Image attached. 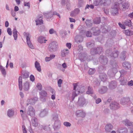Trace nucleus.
<instances>
[{
	"label": "nucleus",
	"mask_w": 133,
	"mask_h": 133,
	"mask_svg": "<svg viewBox=\"0 0 133 133\" xmlns=\"http://www.w3.org/2000/svg\"><path fill=\"white\" fill-rule=\"evenodd\" d=\"M117 2H115L114 6H112L111 12L112 14L114 16L118 14V8L119 5L124 2V0H117Z\"/></svg>",
	"instance_id": "nucleus-1"
},
{
	"label": "nucleus",
	"mask_w": 133,
	"mask_h": 133,
	"mask_svg": "<svg viewBox=\"0 0 133 133\" xmlns=\"http://www.w3.org/2000/svg\"><path fill=\"white\" fill-rule=\"evenodd\" d=\"M58 43L55 41H53L50 43L48 46V50L51 52H55L57 49Z\"/></svg>",
	"instance_id": "nucleus-2"
},
{
	"label": "nucleus",
	"mask_w": 133,
	"mask_h": 133,
	"mask_svg": "<svg viewBox=\"0 0 133 133\" xmlns=\"http://www.w3.org/2000/svg\"><path fill=\"white\" fill-rule=\"evenodd\" d=\"M105 53L106 55H108L113 59L117 57L119 54V52L117 51H114L112 52V50L111 49L107 50L105 51Z\"/></svg>",
	"instance_id": "nucleus-3"
},
{
	"label": "nucleus",
	"mask_w": 133,
	"mask_h": 133,
	"mask_svg": "<svg viewBox=\"0 0 133 133\" xmlns=\"http://www.w3.org/2000/svg\"><path fill=\"white\" fill-rule=\"evenodd\" d=\"M103 51V48L101 46L91 49L90 53L92 55H95L96 54H100Z\"/></svg>",
	"instance_id": "nucleus-4"
},
{
	"label": "nucleus",
	"mask_w": 133,
	"mask_h": 133,
	"mask_svg": "<svg viewBox=\"0 0 133 133\" xmlns=\"http://www.w3.org/2000/svg\"><path fill=\"white\" fill-rule=\"evenodd\" d=\"M27 114L31 117H34L35 115V110L32 106L29 107L27 111Z\"/></svg>",
	"instance_id": "nucleus-5"
},
{
	"label": "nucleus",
	"mask_w": 133,
	"mask_h": 133,
	"mask_svg": "<svg viewBox=\"0 0 133 133\" xmlns=\"http://www.w3.org/2000/svg\"><path fill=\"white\" fill-rule=\"evenodd\" d=\"M26 42L28 45L29 47L32 49L34 48V46H33L30 40V38L31 37L30 35L28 33H26Z\"/></svg>",
	"instance_id": "nucleus-6"
},
{
	"label": "nucleus",
	"mask_w": 133,
	"mask_h": 133,
	"mask_svg": "<svg viewBox=\"0 0 133 133\" xmlns=\"http://www.w3.org/2000/svg\"><path fill=\"white\" fill-rule=\"evenodd\" d=\"M74 86V90L72 94V100H73L75 97L77 95V94L80 93V91L79 90H76V88L77 86V84L76 83H74L73 84Z\"/></svg>",
	"instance_id": "nucleus-7"
},
{
	"label": "nucleus",
	"mask_w": 133,
	"mask_h": 133,
	"mask_svg": "<svg viewBox=\"0 0 133 133\" xmlns=\"http://www.w3.org/2000/svg\"><path fill=\"white\" fill-rule=\"evenodd\" d=\"M118 67L117 64L115 63L112 65L113 67L111 69L109 70L108 73L109 74L111 72L112 74L114 75L115 73H116L117 72V68Z\"/></svg>",
	"instance_id": "nucleus-8"
},
{
	"label": "nucleus",
	"mask_w": 133,
	"mask_h": 133,
	"mask_svg": "<svg viewBox=\"0 0 133 133\" xmlns=\"http://www.w3.org/2000/svg\"><path fill=\"white\" fill-rule=\"evenodd\" d=\"M99 61L102 64L105 65L108 63V59L105 56H101L99 57Z\"/></svg>",
	"instance_id": "nucleus-9"
},
{
	"label": "nucleus",
	"mask_w": 133,
	"mask_h": 133,
	"mask_svg": "<svg viewBox=\"0 0 133 133\" xmlns=\"http://www.w3.org/2000/svg\"><path fill=\"white\" fill-rule=\"evenodd\" d=\"M123 124L127 126L130 127V130L133 129V122L128 119H126L123 121Z\"/></svg>",
	"instance_id": "nucleus-10"
},
{
	"label": "nucleus",
	"mask_w": 133,
	"mask_h": 133,
	"mask_svg": "<svg viewBox=\"0 0 133 133\" xmlns=\"http://www.w3.org/2000/svg\"><path fill=\"white\" fill-rule=\"evenodd\" d=\"M86 103V101L83 96H81L78 98V103L79 106H83Z\"/></svg>",
	"instance_id": "nucleus-11"
},
{
	"label": "nucleus",
	"mask_w": 133,
	"mask_h": 133,
	"mask_svg": "<svg viewBox=\"0 0 133 133\" xmlns=\"http://www.w3.org/2000/svg\"><path fill=\"white\" fill-rule=\"evenodd\" d=\"M39 94L40 95V98H41V100L42 101H45V99L44 97H46L47 96L46 92L44 90H42L39 92Z\"/></svg>",
	"instance_id": "nucleus-12"
},
{
	"label": "nucleus",
	"mask_w": 133,
	"mask_h": 133,
	"mask_svg": "<svg viewBox=\"0 0 133 133\" xmlns=\"http://www.w3.org/2000/svg\"><path fill=\"white\" fill-rule=\"evenodd\" d=\"M99 77L102 81L104 82L107 80V76L104 73H100L99 75Z\"/></svg>",
	"instance_id": "nucleus-13"
},
{
	"label": "nucleus",
	"mask_w": 133,
	"mask_h": 133,
	"mask_svg": "<svg viewBox=\"0 0 133 133\" xmlns=\"http://www.w3.org/2000/svg\"><path fill=\"white\" fill-rule=\"evenodd\" d=\"M110 105L111 109H116L119 107V104L115 102H112Z\"/></svg>",
	"instance_id": "nucleus-14"
},
{
	"label": "nucleus",
	"mask_w": 133,
	"mask_h": 133,
	"mask_svg": "<svg viewBox=\"0 0 133 133\" xmlns=\"http://www.w3.org/2000/svg\"><path fill=\"white\" fill-rule=\"evenodd\" d=\"M76 116L78 117H85V113L82 110H78L76 111Z\"/></svg>",
	"instance_id": "nucleus-15"
},
{
	"label": "nucleus",
	"mask_w": 133,
	"mask_h": 133,
	"mask_svg": "<svg viewBox=\"0 0 133 133\" xmlns=\"http://www.w3.org/2000/svg\"><path fill=\"white\" fill-rule=\"evenodd\" d=\"M117 83L115 81H112L109 84V88L111 89H115L116 87Z\"/></svg>",
	"instance_id": "nucleus-16"
},
{
	"label": "nucleus",
	"mask_w": 133,
	"mask_h": 133,
	"mask_svg": "<svg viewBox=\"0 0 133 133\" xmlns=\"http://www.w3.org/2000/svg\"><path fill=\"white\" fill-rule=\"evenodd\" d=\"M38 100V98L37 97H35L28 99L27 102L29 104L32 105H34Z\"/></svg>",
	"instance_id": "nucleus-17"
},
{
	"label": "nucleus",
	"mask_w": 133,
	"mask_h": 133,
	"mask_svg": "<svg viewBox=\"0 0 133 133\" xmlns=\"http://www.w3.org/2000/svg\"><path fill=\"white\" fill-rule=\"evenodd\" d=\"M130 101V98L129 97L123 98L121 101V103L123 105L127 104Z\"/></svg>",
	"instance_id": "nucleus-18"
},
{
	"label": "nucleus",
	"mask_w": 133,
	"mask_h": 133,
	"mask_svg": "<svg viewBox=\"0 0 133 133\" xmlns=\"http://www.w3.org/2000/svg\"><path fill=\"white\" fill-rule=\"evenodd\" d=\"M80 12V10L78 8L75 9L74 10L71 11L70 14L71 17H74L79 14Z\"/></svg>",
	"instance_id": "nucleus-19"
},
{
	"label": "nucleus",
	"mask_w": 133,
	"mask_h": 133,
	"mask_svg": "<svg viewBox=\"0 0 133 133\" xmlns=\"http://www.w3.org/2000/svg\"><path fill=\"white\" fill-rule=\"evenodd\" d=\"M92 30L93 31V32L94 35H98L100 33V31L98 27L93 28Z\"/></svg>",
	"instance_id": "nucleus-20"
},
{
	"label": "nucleus",
	"mask_w": 133,
	"mask_h": 133,
	"mask_svg": "<svg viewBox=\"0 0 133 133\" xmlns=\"http://www.w3.org/2000/svg\"><path fill=\"white\" fill-rule=\"evenodd\" d=\"M61 123L60 121H55L54 128L55 130H58L60 128Z\"/></svg>",
	"instance_id": "nucleus-21"
},
{
	"label": "nucleus",
	"mask_w": 133,
	"mask_h": 133,
	"mask_svg": "<svg viewBox=\"0 0 133 133\" xmlns=\"http://www.w3.org/2000/svg\"><path fill=\"white\" fill-rule=\"evenodd\" d=\"M76 42L77 43L81 42L83 41V38L80 35H77L75 38Z\"/></svg>",
	"instance_id": "nucleus-22"
},
{
	"label": "nucleus",
	"mask_w": 133,
	"mask_h": 133,
	"mask_svg": "<svg viewBox=\"0 0 133 133\" xmlns=\"http://www.w3.org/2000/svg\"><path fill=\"white\" fill-rule=\"evenodd\" d=\"M102 0H94L93 2L94 5L96 6H102Z\"/></svg>",
	"instance_id": "nucleus-23"
},
{
	"label": "nucleus",
	"mask_w": 133,
	"mask_h": 133,
	"mask_svg": "<svg viewBox=\"0 0 133 133\" xmlns=\"http://www.w3.org/2000/svg\"><path fill=\"white\" fill-rule=\"evenodd\" d=\"M108 88L106 87L103 86L99 90V92L101 94H103L106 92Z\"/></svg>",
	"instance_id": "nucleus-24"
},
{
	"label": "nucleus",
	"mask_w": 133,
	"mask_h": 133,
	"mask_svg": "<svg viewBox=\"0 0 133 133\" xmlns=\"http://www.w3.org/2000/svg\"><path fill=\"white\" fill-rule=\"evenodd\" d=\"M102 6H108L111 3V0H102Z\"/></svg>",
	"instance_id": "nucleus-25"
},
{
	"label": "nucleus",
	"mask_w": 133,
	"mask_h": 133,
	"mask_svg": "<svg viewBox=\"0 0 133 133\" xmlns=\"http://www.w3.org/2000/svg\"><path fill=\"white\" fill-rule=\"evenodd\" d=\"M48 113V110L45 109L41 111L39 115L40 117H42L45 116Z\"/></svg>",
	"instance_id": "nucleus-26"
},
{
	"label": "nucleus",
	"mask_w": 133,
	"mask_h": 133,
	"mask_svg": "<svg viewBox=\"0 0 133 133\" xmlns=\"http://www.w3.org/2000/svg\"><path fill=\"white\" fill-rule=\"evenodd\" d=\"M117 132L119 133H127L128 130L126 128H121L118 129Z\"/></svg>",
	"instance_id": "nucleus-27"
},
{
	"label": "nucleus",
	"mask_w": 133,
	"mask_h": 133,
	"mask_svg": "<svg viewBox=\"0 0 133 133\" xmlns=\"http://www.w3.org/2000/svg\"><path fill=\"white\" fill-rule=\"evenodd\" d=\"M23 88L25 91H28L29 88V82L26 81L24 83L23 86Z\"/></svg>",
	"instance_id": "nucleus-28"
},
{
	"label": "nucleus",
	"mask_w": 133,
	"mask_h": 133,
	"mask_svg": "<svg viewBox=\"0 0 133 133\" xmlns=\"http://www.w3.org/2000/svg\"><path fill=\"white\" fill-rule=\"evenodd\" d=\"M8 116L10 118L12 117L14 115V111L11 109H9L7 111Z\"/></svg>",
	"instance_id": "nucleus-29"
},
{
	"label": "nucleus",
	"mask_w": 133,
	"mask_h": 133,
	"mask_svg": "<svg viewBox=\"0 0 133 133\" xmlns=\"http://www.w3.org/2000/svg\"><path fill=\"white\" fill-rule=\"evenodd\" d=\"M42 17H40L35 21V22L36 23V25H41L43 24V21L42 20Z\"/></svg>",
	"instance_id": "nucleus-30"
},
{
	"label": "nucleus",
	"mask_w": 133,
	"mask_h": 133,
	"mask_svg": "<svg viewBox=\"0 0 133 133\" xmlns=\"http://www.w3.org/2000/svg\"><path fill=\"white\" fill-rule=\"evenodd\" d=\"M113 126L111 124H107L105 126V130L106 131L109 132L112 130Z\"/></svg>",
	"instance_id": "nucleus-31"
},
{
	"label": "nucleus",
	"mask_w": 133,
	"mask_h": 133,
	"mask_svg": "<svg viewBox=\"0 0 133 133\" xmlns=\"http://www.w3.org/2000/svg\"><path fill=\"white\" fill-rule=\"evenodd\" d=\"M31 122L33 126L36 127L38 125L37 119L36 117H32L31 119Z\"/></svg>",
	"instance_id": "nucleus-32"
},
{
	"label": "nucleus",
	"mask_w": 133,
	"mask_h": 133,
	"mask_svg": "<svg viewBox=\"0 0 133 133\" xmlns=\"http://www.w3.org/2000/svg\"><path fill=\"white\" fill-rule=\"evenodd\" d=\"M119 82L121 85H124L127 84L128 81L126 78H123L120 79Z\"/></svg>",
	"instance_id": "nucleus-33"
},
{
	"label": "nucleus",
	"mask_w": 133,
	"mask_h": 133,
	"mask_svg": "<svg viewBox=\"0 0 133 133\" xmlns=\"http://www.w3.org/2000/svg\"><path fill=\"white\" fill-rule=\"evenodd\" d=\"M38 42L41 43H45L47 40H46L45 38L42 36H41L38 37Z\"/></svg>",
	"instance_id": "nucleus-34"
},
{
	"label": "nucleus",
	"mask_w": 133,
	"mask_h": 133,
	"mask_svg": "<svg viewBox=\"0 0 133 133\" xmlns=\"http://www.w3.org/2000/svg\"><path fill=\"white\" fill-rule=\"evenodd\" d=\"M18 85L19 89L20 90H22V78L21 76L19 77L18 79Z\"/></svg>",
	"instance_id": "nucleus-35"
},
{
	"label": "nucleus",
	"mask_w": 133,
	"mask_h": 133,
	"mask_svg": "<svg viewBox=\"0 0 133 133\" xmlns=\"http://www.w3.org/2000/svg\"><path fill=\"white\" fill-rule=\"evenodd\" d=\"M35 67L38 71L40 72L41 71V66L39 63L37 61H36L35 63Z\"/></svg>",
	"instance_id": "nucleus-36"
},
{
	"label": "nucleus",
	"mask_w": 133,
	"mask_h": 133,
	"mask_svg": "<svg viewBox=\"0 0 133 133\" xmlns=\"http://www.w3.org/2000/svg\"><path fill=\"white\" fill-rule=\"evenodd\" d=\"M69 53L68 49H63L62 51L61 56L62 57H64L67 55Z\"/></svg>",
	"instance_id": "nucleus-37"
},
{
	"label": "nucleus",
	"mask_w": 133,
	"mask_h": 133,
	"mask_svg": "<svg viewBox=\"0 0 133 133\" xmlns=\"http://www.w3.org/2000/svg\"><path fill=\"white\" fill-rule=\"evenodd\" d=\"M123 66L125 68L128 69L130 68L131 65L130 63L127 62H125L122 63Z\"/></svg>",
	"instance_id": "nucleus-38"
},
{
	"label": "nucleus",
	"mask_w": 133,
	"mask_h": 133,
	"mask_svg": "<svg viewBox=\"0 0 133 133\" xmlns=\"http://www.w3.org/2000/svg\"><path fill=\"white\" fill-rule=\"evenodd\" d=\"M17 31L16 28H14L13 31V34L14 38V40H17Z\"/></svg>",
	"instance_id": "nucleus-39"
},
{
	"label": "nucleus",
	"mask_w": 133,
	"mask_h": 133,
	"mask_svg": "<svg viewBox=\"0 0 133 133\" xmlns=\"http://www.w3.org/2000/svg\"><path fill=\"white\" fill-rule=\"evenodd\" d=\"M124 32L127 36H131L133 35V31L129 30H125Z\"/></svg>",
	"instance_id": "nucleus-40"
},
{
	"label": "nucleus",
	"mask_w": 133,
	"mask_h": 133,
	"mask_svg": "<svg viewBox=\"0 0 133 133\" xmlns=\"http://www.w3.org/2000/svg\"><path fill=\"white\" fill-rule=\"evenodd\" d=\"M129 5L128 2H126L123 3L122 4V6L123 10L124 11L127 9Z\"/></svg>",
	"instance_id": "nucleus-41"
},
{
	"label": "nucleus",
	"mask_w": 133,
	"mask_h": 133,
	"mask_svg": "<svg viewBox=\"0 0 133 133\" xmlns=\"http://www.w3.org/2000/svg\"><path fill=\"white\" fill-rule=\"evenodd\" d=\"M126 54V52L125 51L122 52L121 54L120 55V57L121 59L122 60L124 61L125 60L126 58L125 54Z\"/></svg>",
	"instance_id": "nucleus-42"
},
{
	"label": "nucleus",
	"mask_w": 133,
	"mask_h": 133,
	"mask_svg": "<svg viewBox=\"0 0 133 133\" xmlns=\"http://www.w3.org/2000/svg\"><path fill=\"white\" fill-rule=\"evenodd\" d=\"M0 70L2 75L5 76L6 74V72L4 68L1 65H0Z\"/></svg>",
	"instance_id": "nucleus-43"
},
{
	"label": "nucleus",
	"mask_w": 133,
	"mask_h": 133,
	"mask_svg": "<svg viewBox=\"0 0 133 133\" xmlns=\"http://www.w3.org/2000/svg\"><path fill=\"white\" fill-rule=\"evenodd\" d=\"M86 93L88 94H92L93 93V91L92 88L89 86L88 88V90L87 91Z\"/></svg>",
	"instance_id": "nucleus-44"
},
{
	"label": "nucleus",
	"mask_w": 133,
	"mask_h": 133,
	"mask_svg": "<svg viewBox=\"0 0 133 133\" xmlns=\"http://www.w3.org/2000/svg\"><path fill=\"white\" fill-rule=\"evenodd\" d=\"M84 0H78V7L80 8L82 7L83 5Z\"/></svg>",
	"instance_id": "nucleus-45"
},
{
	"label": "nucleus",
	"mask_w": 133,
	"mask_h": 133,
	"mask_svg": "<svg viewBox=\"0 0 133 133\" xmlns=\"http://www.w3.org/2000/svg\"><path fill=\"white\" fill-rule=\"evenodd\" d=\"M101 22V19L100 17L96 18L94 21V23L95 24H99Z\"/></svg>",
	"instance_id": "nucleus-46"
},
{
	"label": "nucleus",
	"mask_w": 133,
	"mask_h": 133,
	"mask_svg": "<svg viewBox=\"0 0 133 133\" xmlns=\"http://www.w3.org/2000/svg\"><path fill=\"white\" fill-rule=\"evenodd\" d=\"M131 21L130 20H128L124 22V24L125 25L130 27L131 26Z\"/></svg>",
	"instance_id": "nucleus-47"
},
{
	"label": "nucleus",
	"mask_w": 133,
	"mask_h": 133,
	"mask_svg": "<svg viewBox=\"0 0 133 133\" xmlns=\"http://www.w3.org/2000/svg\"><path fill=\"white\" fill-rule=\"evenodd\" d=\"M86 23L87 26L88 27H90L92 25V23L90 20H87L86 22Z\"/></svg>",
	"instance_id": "nucleus-48"
},
{
	"label": "nucleus",
	"mask_w": 133,
	"mask_h": 133,
	"mask_svg": "<svg viewBox=\"0 0 133 133\" xmlns=\"http://www.w3.org/2000/svg\"><path fill=\"white\" fill-rule=\"evenodd\" d=\"M86 45L87 47L88 48H90L91 47L94 46V43L92 42H89L86 43Z\"/></svg>",
	"instance_id": "nucleus-49"
},
{
	"label": "nucleus",
	"mask_w": 133,
	"mask_h": 133,
	"mask_svg": "<svg viewBox=\"0 0 133 133\" xmlns=\"http://www.w3.org/2000/svg\"><path fill=\"white\" fill-rule=\"evenodd\" d=\"M95 71V69H94L90 68L88 72V74L90 75H92L94 74Z\"/></svg>",
	"instance_id": "nucleus-50"
},
{
	"label": "nucleus",
	"mask_w": 133,
	"mask_h": 133,
	"mask_svg": "<svg viewBox=\"0 0 133 133\" xmlns=\"http://www.w3.org/2000/svg\"><path fill=\"white\" fill-rule=\"evenodd\" d=\"M36 87L37 88L38 90H41L42 89V86L40 83H38Z\"/></svg>",
	"instance_id": "nucleus-51"
},
{
	"label": "nucleus",
	"mask_w": 133,
	"mask_h": 133,
	"mask_svg": "<svg viewBox=\"0 0 133 133\" xmlns=\"http://www.w3.org/2000/svg\"><path fill=\"white\" fill-rule=\"evenodd\" d=\"M89 7L91 9H93L94 8V5L92 4L90 5L87 4L85 8V9L86 10L87 9H89Z\"/></svg>",
	"instance_id": "nucleus-52"
},
{
	"label": "nucleus",
	"mask_w": 133,
	"mask_h": 133,
	"mask_svg": "<svg viewBox=\"0 0 133 133\" xmlns=\"http://www.w3.org/2000/svg\"><path fill=\"white\" fill-rule=\"evenodd\" d=\"M29 77V74L28 73L26 72L24 73L22 77L23 79L27 78H28Z\"/></svg>",
	"instance_id": "nucleus-53"
},
{
	"label": "nucleus",
	"mask_w": 133,
	"mask_h": 133,
	"mask_svg": "<svg viewBox=\"0 0 133 133\" xmlns=\"http://www.w3.org/2000/svg\"><path fill=\"white\" fill-rule=\"evenodd\" d=\"M86 36L87 37H91L92 36V34L90 31H88L85 33Z\"/></svg>",
	"instance_id": "nucleus-54"
},
{
	"label": "nucleus",
	"mask_w": 133,
	"mask_h": 133,
	"mask_svg": "<svg viewBox=\"0 0 133 133\" xmlns=\"http://www.w3.org/2000/svg\"><path fill=\"white\" fill-rule=\"evenodd\" d=\"M58 116L57 114H55L53 115V119L55 121H59L58 120Z\"/></svg>",
	"instance_id": "nucleus-55"
},
{
	"label": "nucleus",
	"mask_w": 133,
	"mask_h": 133,
	"mask_svg": "<svg viewBox=\"0 0 133 133\" xmlns=\"http://www.w3.org/2000/svg\"><path fill=\"white\" fill-rule=\"evenodd\" d=\"M63 124L65 126L67 127H70L71 125L70 123L67 122H64L63 123Z\"/></svg>",
	"instance_id": "nucleus-56"
},
{
	"label": "nucleus",
	"mask_w": 133,
	"mask_h": 133,
	"mask_svg": "<svg viewBox=\"0 0 133 133\" xmlns=\"http://www.w3.org/2000/svg\"><path fill=\"white\" fill-rule=\"evenodd\" d=\"M63 81L61 79H59L57 81V83L58 86L59 87H61V85Z\"/></svg>",
	"instance_id": "nucleus-57"
},
{
	"label": "nucleus",
	"mask_w": 133,
	"mask_h": 133,
	"mask_svg": "<svg viewBox=\"0 0 133 133\" xmlns=\"http://www.w3.org/2000/svg\"><path fill=\"white\" fill-rule=\"evenodd\" d=\"M94 84L95 85L94 86L95 87L96 86H98L100 85V83L97 80L96 81L94 82Z\"/></svg>",
	"instance_id": "nucleus-58"
},
{
	"label": "nucleus",
	"mask_w": 133,
	"mask_h": 133,
	"mask_svg": "<svg viewBox=\"0 0 133 133\" xmlns=\"http://www.w3.org/2000/svg\"><path fill=\"white\" fill-rule=\"evenodd\" d=\"M111 98H109L107 100L104 101V102L105 104H108L111 102Z\"/></svg>",
	"instance_id": "nucleus-59"
},
{
	"label": "nucleus",
	"mask_w": 133,
	"mask_h": 133,
	"mask_svg": "<svg viewBox=\"0 0 133 133\" xmlns=\"http://www.w3.org/2000/svg\"><path fill=\"white\" fill-rule=\"evenodd\" d=\"M7 32L9 35H11L12 34V32L11 31V29L10 28H8L7 29Z\"/></svg>",
	"instance_id": "nucleus-60"
},
{
	"label": "nucleus",
	"mask_w": 133,
	"mask_h": 133,
	"mask_svg": "<svg viewBox=\"0 0 133 133\" xmlns=\"http://www.w3.org/2000/svg\"><path fill=\"white\" fill-rule=\"evenodd\" d=\"M56 32L52 29H50L49 30V33L50 34H52L56 33Z\"/></svg>",
	"instance_id": "nucleus-61"
},
{
	"label": "nucleus",
	"mask_w": 133,
	"mask_h": 133,
	"mask_svg": "<svg viewBox=\"0 0 133 133\" xmlns=\"http://www.w3.org/2000/svg\"><path fill=\"white\" fill-rule=\"evenodd\" d=\"M98 69H99V71H101L102 70H105V67L104 66H99Z\"/></svg>",
	"instance_id": "nucleus-62"
},
{
	"label": "nucleus",
	"mask_w": 133,
	"mask_h": 133,
	"mask_svg": "<svg viewBox=\"0 0 133 133\" xmlns=\"http://www.w3.org/2000/svg\"><path fill=\"white\" fill-rule=\"evenodd\" d=\"M11 15L13 17H15L16 16V13L12 9H11Z\"/></svg>",
	"instance_id": "nucleus-63"
},
{
	"label": "nucleus",
	"mask_w": 133,
	"mask_h": 133,
	"mask_svg": "<svg viewBox=\"0 0 133 133\" xmlns=\"http://www.w3.org/2000/svg\"><path fill=\"white\" fill-rule=\"evenodd\" d=\"M118 24L119 26L122 29H125V26L122 24L121 23H119Z\"/></svg>",
	"instance_id": "nucleus-64"
}]
</instances>
